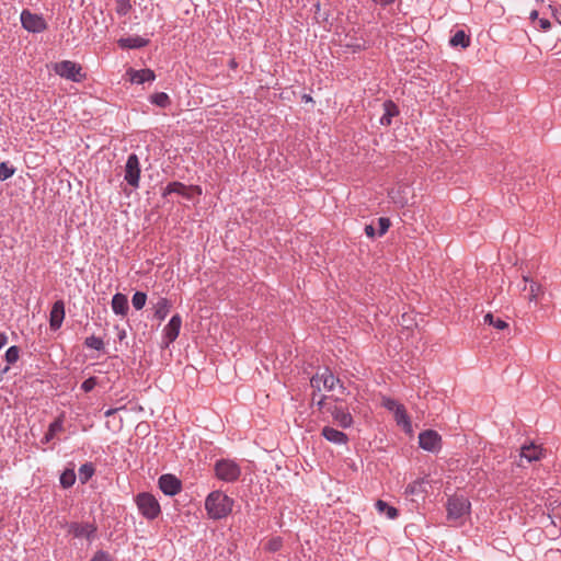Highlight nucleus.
<instances>
[{"instance_id": "obj_1", "label": "nucleus", "mask_w": 561, "mask_h": 561, "mask_svg": "<svg viewBox=\"0 0 561 561\" xmlns=\"http://www.w3.org/2000/svg\"><path fill=\"white\" fill-rule=\"evenodd\" d=\"M234 500L220 490L210 492L205 499V510L210 519L219 520L231 514Z\"/></svg>"}, {"instance_id": "obj_2", "label": "nucleus", "mask_w": 561, "mask_h": 561, "mask_svg": "<svg viewBox=\"0 0 561 561\" xmlns=\"http://www.w3.org/2000/svg\"><path fill=\"white\" fill-rule=\"evenodd\" d=\"M321 383L327 391H332L335 386H339L342 393L346 390V387L341 379L336 377L328 366H325L319 369L310 378V386L313 389L311 400H314V396L321 391Z\"/></svg>"}, {"instance_id": "obj_3", "label": "nucleus", "mask_w": 561, "mask_h": 561, "mask_svg": "<svg viewBox=\"0 0 561 561\" xmlns=\"http://www.w3.org/2000/svg\"><path fill=\"white\" fill-rule=\"evenodd\" d=\"M135 502L139 513L148 520H153L161 514V506L158 500L149 492L138 493Z\"/></svg>"}, {"instance_id": "obj_4", "label": "nucleus", "mask_w": 561, "mask_h": 561, "mask_svg": "<svg viewBox=\"0 0 561 561\" xmlns=\"http://www.w3.org/2000/svg\"><path fill=\"white\" fill-rule=\"evenodd\" d=\"M215 477L218 480L232 483L239 480L241 467L232 459L221 458L214 465Z\"/></svg>"}, {"instance_id": "obj_5", "label": "nucleus", "mask_w": 561, "mask_h": 561, "mask_svg": "<svg viewBox=\"0 0 561 561\" xmlns=\"http://www.w3.org/2000/svg\"><path fill=\"white\" fill-rule=\"evenodd\" d=\"M53 70L56 75L73 82H81L87 75L82 72V67L71 60H62L54 64Z\"/></svg>"}, {"instance_id": "obj_6", "label": "nucleus", "mask_w": 561, "mask_h": 561, "mask_svg": "<svg viewBox=\"0 0 561 561\" xmlns=\"http://www.w3.org/2000/svg\"><path fill=\"white\" fill-rule=\"evenodd\" d=\"M471 504L463 495H453L448 497L446 504L447 519L458 520L470 513Z\"/></svg>"}, {"instance_id": "obj_7", "label": "nucleus", "mask_w": 561, "mask_h": 561, "mask_svg": "<svg viewBox=\"0 0 561 561\" xmlns=\"http://www.w3.org/2000/svg\"><path fill=\"white\" fill-rule=\"evenodd\" d=\"M325 413H329L332 416L334 423L343 428H348L354 423L348 408L343 405V402H331Z\"/></svg>"}, {"instance_id": "obj_8", "label": "nucleus", "mask_w": 561, "mask_h": 561, "mask_svg": "<svg viewBox=\"0 0 561 561\" xmlns=\"http://www.w3.org/2000/svg\"><path fill=\"white\" fill-rule=\"evenodd\" d=\"M20 20L23 28L27 32L42 33L47 30V23L43 15L33 13L28 9L21 12Z\"/></svg>"}, {"instance_id": "obj_9", "label": "nucleus", "mask_w": 561, "mask_h": 561, "mask_svg": "<svg viewBox=\"0 0 561 561\" xmlns=\"http://www.w3.org/2000/svg\"><path fill=\"white\" fill-rule=\"evenodd\" d=\"M140 163L136 153H130L125 164L124 179L131 187L137 188L140 180Z\"/></svg>"}, {"instance_id": "obj_10", "label": "nucleus", "mask_w": 561, "mask_h": 561, "mask_svg": "<svg viewBox=\"0 0 561 561\" xmlns=\"http://www.w3.org/2000/svg\"><path fill=\"white\" fill-rule=\"evenodd\" d=\"M419 445L430 453H438L442 448V436L434 430H425L419 434Z\"/></svg>"}, {"instance_id": "obj_11", "label": "nucleus", "mask_w": 561, "mask_h": 561, "mask_svg": "<svg viewBox=\"0 0 561 561\" xmlns=\"http://www.w3.org/2000/svg\"><path fill=\"white\" fill-rule=\"evenodd\" d=\"M158 486L168 496H174L183 489L182 481L172 473L161 474L158 479Z\"/></svg>"}, {"instance_id": "obj_12", "label": "nucleus", "mask_w": 561, "mask_h": 561, "mask_svg": "<svg viewBox=\"0 0 561 561\" xmlns=\"http://www.w3.org/2000/svg\"><path fill=\"white\" fill-rule=\"evenodd\" d=\"M98 527L94 523H70L68 526V534L75 538H85L92 541L96 536Z\"/></svg>"}, {"instance_id": "obj_13", "label": "nucleus", "mask_w": 561, "mask_h": 561, "mask_svg": "<svg viewBox=\"0 0 561 561\" xmlns=\"http://www.w3.org/2000/svg\"><path fill=\"white\" fill-rule=\"evenodd\" d=\"M181 327V316L179 313L172 316L169 323L163 329V347H169V345L178 339Z\"/></svg>"}, {"instance_id": "obj_14", "label": "nucleus", "mask_w": 561, "mask_h": 561, "mask_svg": "<svg viewBox=\"0 0 561 561\" xmlns=\"http://www.w3.org/2000/svg\"><path fill=\"white\" fill-rule=\"evenodd\" d=\"M190 191H195L197 194H202V188L198 185H191L188 187L182 182L173 181V182H170L163 188L162 197H167L169 194L176 193L186 199H191L192 195L190 194Z\"/></svg>"}, {"instance_id": "obj_15", "label": "nucleus", "mask_w": 561, "mask_h": 561, "mask_svg": "<svg viewBox=\"0 0 561 561\" xmlns=\"http://www.w3.org/2000/svg\"><path fill=\"white\" fill-rule=\"evenodd\" d=\"M65 319V302L57 300L53 304L49 312V327L51 330H58Z\"/></svg>"}, {"instance_id": "obj_16", "label": "nucleus", "mask_w": 561, "mask_h": 561, "mask_svg": "<svg viewBox=\"0 0 561 561\" xmlns=\"http://www.w3.org/2000/svg\"><path fill=\"white\" fill-rule=\"evenodd\" d=\"M65 412H61L49 425L47 432L41 439V443L46 445L50 443L59 433L64 432Z\"/></svg>"}, {"instance_id": "obj_17", "label": "nucleus", "mask_w": 561, "mask_h": 561, "mask_svg": "<svg viewBox=\"0 0 561 561\" xmlns=\"http://www.w3.org/2000/svg\"><path fill=\"white\" fill-rule=\"evenodd\" d=\"M321 435L330 443L336 445H346L348 442V436L344 432L331 426H324L321 431Z\"/></svg>"}, {"instance_id": "obj_18", "label": "nucleus", "mask_w": 561, "mask_h": 561, "mask_svg": "<svg viewBox=\"0 0 561 561\" xmlns=\"http://www.w3.org/2000/svg\"><path fill=\"white\" fill-rule=\"evenodd\" d=\"M383 114L379 119L380 125L390 126L392 118L400 114L398 105L392 100H386L382 103Z\"/></svg>"}, {"instance_id": "obj_19", "label": "nucleus", "mask_w": 561, "mask_h": 561, "mask_svg": "<svg viewBox=\"0 0 561 561\" xmlns=\"http://www.w3.org/2000/svg\"><path fill=\"white\" fill-rule=\"evenodd\" d=\"M150 41L148 38H144L141 36H129V37H122L117 41V45L122 49H139L142 47L148 46Z\"/></svg>"}, {"instance_id": "obj_20", "label": "nucleus", "mask_w": 561, "mask_h": 561, "mask_svg": "<svg viewBox=\"0 0 561 561\" xmlns=\"http://www.w3.org/2000/svg\"><path fill=\"white\" fill-rule=\"evenodd\" d=\"M112 309L117 316L125 317L128 313L129 306L127 296L122 293H116L112 298Z\"/></svg>"}, {"instance_id": "obj_21", "label": "nucleus", "mask_w": 561, "mask_h": 561, "mask_svg": "<svg viewBox=\"0 0 561 561\" xmlns=\"http://www.w3.org/2000/svg\"><path fill=\"white\" fill-rule=\"evenodd\" d=\"M156 79V73L153 70L149 68L133 70L130 69V81L133 83L142 84L145 82H150Z\"/></svg>"}, {"instance_id": "obj_22", "label": "nucleus", "mask_w": 561, "mask_h": 561, "mask_svg": "<svg viewBox=\"0 0 561 561\" xmlns=\"http://www.w3.org/2000/svg\"><path fill=\"white\" fill-rule=\"evenodd\" d=\"M171 308H172V302L165 297H160L158 299V301L156 302V305L153 306L154 318L158 319L159 321H163L167 318V316L169 314Z\"/></svg>"}, {"instance_id": "obj_23", "label": "nucleus", "mask_w": 561, "mask_h": 561, "mask_svg": "<svg viewBox=\"0 0 561 561\" xmlns=\"http://www.w3.org/2000/svg\"><path fill=\"white\" fill-rule=\"evenodd\" d=\"M524 290L527 291V298L529 301L537 300L539 295L543 293L541 285L533 279H529L527 276H524Z\"/></svg>"}, {"instance_id": "obj_24", "label": "nucleus", "mask_w": 561, "mask_h": 561, "mask_svg": "<svg viewBox=\"0 0 561 561\" xmlns=\"http://www.w3.org/2000/svg\"><path fill=\"white\" fill-rule=\"evenodd\" d=\"M470 43V36L463 30L456 31L449 39L451 47H461L462 49L469 47Z\"/></svg>"}, {"instance_id": "obj_25", "label": "nucleus", "mask_w": 561, "mask_h": 561, "mask_svg": "<svg viewBox=\"0 0 561 561\" xmlns=\"http://www.w3.org/2000/svg\"><path fill=\"white\" fill-rule=\"evenodd\" d=\"M542 449L534 444L523 446L520 450V458H525L527 462L539 460Z\"/></svg>"}, {"instance_id": "obj_26", "label": "nucleus", "mask_w": 561, "mask_h": 561, "mask_svg": "<svg viewBox=\"0 0 561 561\" xmlns=\"http://www.w3.org/2000/svg\"><path fill=\"white\" fill-rule=\"evenodd\" d=\"M427 482L424 479H416L409 483L405 488V494L408 495H421L426 492Z\"/></svg>"}, {"instance_id": "obj_27", "label": "nucleus", "mask_w": 561, "mask_h": 561, "mask_svg": "<svg viewBox=\"0 0 561 561\" xmlns=\"http://www.w3.org/2000/svg\"><path fill=\"white\" fill-rule=\"evenodd\" d=\"M394 413V420L398 425L402 426L404 430H411V421L407 413L405 407L402 404L397 408Z\"/></svg>"}, {"instance_id": "obj_28", "label": "nucleus", "mask_w": 561, "mask_h": 561, "mask_svg": "<svg viewBox=\"0 0 561 561\" xmlns=\"http://www.w3.org/2000/svg\"><path fill=\"white\" fill-rule=\"evenodd\" d=\"M78 473L80 482L85 484L94 476L95 466L92 462H85L80 466Z\"/></svg>"}, {"instance_id": "obj_29", "label": "nucleus", "mask_w": 561, "mask_h": 561, "mask_svg": "<svg viewBox=\"0 0 561 561\" xmlns=\"http://www.w3.org/2000/svg\"><path fill=\"white\" fill-rule=\"evenodd\" d=\"M331 402H344V401L341 398H337L334 396H325V394L321 396V398L318 401H316V399L312 400V404H316L318 410L322 413L327 412L328 407H329V404H331Z\"/></svg>"}, {"instance_id": "obj_30", "label": "nucleus", "mask_w": 561, "mask_h": 561, "mask_svg": "<svg viewBox=\"0 0 561 561\" xmlns=\"http://www.w3.org/2000/svg\"><path fill=\"white\" fill-rule=\"evenodd\" d=\"M376 508L380 514H386L390 519H394L399 515V511L394 506L389 505L382 500L376 502Z\"/></svg>"}, {"instance_id": "obj_31", "label": "nucleus", "mask_w": 561, "mask_h": 561, "mask_svg": "<svg viewBox=\"0 0 561 561\" xmlns=\"http://www.w3.org/2000/svg\"><path fill=\"white\" fill-rule=\"evenodd\" d=\"M150 102L161 108H167L171 105V99L165 92H157L150 95Z\"/></svg>"}, {"instance_id": "obj_32", "label": "nucleus", "mask_w": 561, "mask_h": 561, "mask_svg": "<svg viewBox=\"0 0 561 561\" xmlns=\"http://www.w3.org/2000/svg\"><path fill=\"white\" fill-rule=\"evenodd\" d=\"M546 505L548 510V517L550 518L551 524L556 526L554 519H561V503H559L557 500H549V502Z\"/></svg>"}, {"instance_id": "obj_33", "label": "nucleus", "mask_w": 561, "mask_h": 561, "mask_svg": "<svg viewBox=\"0 0 561 561\" xmlns=\"http://www.w3.org/2000/svg\"><path fill=\"white\" fill-rule=\"evenodd\" d=\"M313 9H314L313 20L316 21V23L323 24V25L327 24L329 22L330 12L322 11L321 3L319 0L313 4Z\"/></svg>"}, {"instance_id": "obj_34", "label": "nucleus", "mask_w": 561, "mask_h": 561, "mask_svg": "<svg viewBox=\"0 0 561 561\" xmlns=\"http://www.w3.org/2000/svg\"><path fill=\"white\" fill-rule=\"evenodd\" d=\"M60 485L64 488V489H69L71 488L75 482H76V473L72 469H66L61 474H60Z\"/></svg>"}, {"instance_id": "obj_35", "label": "nucleus", "mask_w": 561, "mask_h": 561, "mask_svg": "<svg viewBox=\"0 0 561 561\" xmlns=\"http://www.w3.org/2000/svg\"><path fill=\"white\" fill-rule=\"evenodd\" d=\"M484 323L494 327L497 330H504L508 328V323L500 318H495L491 312L484 316Z\"/></svg>"}, {"instance_id": "obj_36", "label": "nucleus", "mask_w": 561, "mask_h": 561, "mask_svg": "<svg viewBox=\"0 0 561 561\" xmlns=\"http://www.w3.org/2000/svg\"><path fill=\"white\" fill-rule=\"evenodd\" d=\"M83 345L88 348H92L95 351H104V342L101 337H98L95 335H91L85 337Z\"/></svg>"}, {"instance_id": "obj_37", "label": "nucleus", "mask_w": 561, "mask_h": 561, "mask_svg": "<svg viewBox=\"0 0 561 561\" xmlns=\"http://www.w3.org/2000/svg\"><path fill=\"white\" fill-rule=\"evenodd\" d=\"M133 9L130 0H115V11L119 16L127 15Z\"/></svg>"}, {"instance_id": "obj_38", "label": "nucleus", "mask_w": 561, "mask_h": 561, "mask_svg": "<svg viewBox=\"0 0 561 561\" xmlns=\"http://www.w3.org/2000/svg\"><path fill=\"white\" fill-rule=\"evenodd\" d=\"M147 301V294L144 291H136L133 295L131 304L136 310H141Z\"/></svg>"}, {"instance_id": "obj_39", "label": "nucleus", "mask_w": 561, "mask_h": 561, "mask_svg": "<svg viewBox=\"0 0 561 561\" xmlns=\"http://www.w3.org/2000/svg\"><path fill=\"white\" fill-rule=\"evenodd\" d=\"M20 357V347L16 345L10 346L4 355V358L8 364L12 365L19 360Z\"/></svg>"}, {"instance_id": "obj_40", "label": "nucleus", "mask_w": 561, "mask_h": 561, "mask_svg": "<svg viewBox=\"0 0 561 561\" xmlns=\"http://www.w3.org/2000/svg\"><path fill=\"white\" fill-rule=\"evenodd\" d=\"M15 173V168L13 165H9L8 162L0 163V181H5L13 176Z\"/></svg>"}, {"instance_id": "obj_41", "label": "nucleus", "mask_w": 561, "mask_h": 561, "mask_svg": "<svg viewBox=\"0 0 561 561\" xmlns=\"http://www.w3.org/2000/svg\"><path fill=\"white\" fill-rule=\"evenodd\" d=\"M90 561H114V558L108 551L98 550L94 552Z\"/></svg>"}, {"instance_id": "obj_42", "label": "nucleus", "mask_w": 561, "mask_h": 561, "mask_svg": "<svg viewBox=\"0 0 561 561\" xmlns=\"http://www.w3.org/2000/svg\"><path fill=\"white\" fill-rule=\"evenodd\" d=\"M283 547V540L280 537H275L268 540L266 543V550L270 552H276Z\"/></svg>"}, {"instance_id": "obj_43", "label": "nucleus", "mask_w": 561, "mask_h": 561, "mask_svg": "<svg viewBox=\"0 0 561 561\" xmlns=\"http://www.w3.org/2000/svg\"><path fill=\"white\" fill-rule=\"evenodd\" d=\"M390 219L387 218V217H380L378 219V226H379V229H378V236L381 237L383 236L388 229L390 228Z\"/></svg>"}, {"instance_id": "obj_44", "label": "nucleus", "mask_w": 561, "mask_h": 561, "mask_svg": "<svg viewBox=\"0 0 561 561\" xmlns=\"http://www.w3.org/2000/svg\"><path fill=\"white\" fill-rule=\"evenodd\" d=\"M98 385V379L96 377H89L88 379H85L82 383H81V389L88 393L90 391H92L95 386Z\"/></svg>"}, {"instance_id": "obj_45", "label": "nucleus", "mask_w": 561, "mask_h": 561, "mask_svg": "<svg viewBox=\"0 0 561 561\" xmlns=\"http://www.w3.org/2000/svg\"><path fill=\"white\" fill-rule=\"evenodd\" d=\"M383 407L389 411H396L398 407L402 405L401 403H398L394 399L386 398L383 399Z\"/></svg>"}, {"instance_id": "obj_46", "label": "nucleus", "mask_w": 561, "mask_h": 561, "mask_svg": "<svg viewBox=\"0 0 561 561\" xmlns=\"http://www.w3.org/2000/svg\"><path fill=\"white\" fill-rule=\"evenodd\" d=\"M346 46H347L348 48H352V50H353V51H359V50H364V49H366V43H365V41H363V42H358V41H356V42H354V43L346 44Z\"/></svg>"}, {"instance_id": "obj_47", "label": "nucleus", "mask_w": 561, "mask_h": 561, "mask_svg": "<svg viewBox=\"0 0 561 561\" xmlns=\"http://www.w3.org/2000/svg\"><path fill=\"white\" fill-rule=\"evenodd\" d=\"M538 23H539V27L542 30V31H548L551 26V23L548 19H538Z\"/></svg>"}, {"instance_id": "obj_48", "label": "nucleus", "mask_w": 561, "mask_h": 561, "mask_svg": "<svg viewBox=\"0 0 561 561\" xmlns=\"http://www.w3.org/2000/svg\"><path fill=\"white\" fill-rule=\"evenodd\" d=\"M365 233L368 238H375L376 237V229L374 228L373 225H366L365 226Z\"/></svg>"}, {"instance_id": "obj_49", "label": "nucleus", "mask_w": 561, "mask_h": 561, "mask_svg": "<svg viewBox=\"0 0 561 561\" xmlns=\"http://www.w3.org/2000/svg\"><path fill=\"white\" fill-rule=\"evenodd\" d=\"M125 409H126V407H125V405L117 407V408H111V409H108V410H106V411L104 412V415H105L106 417H110V416L114 415L115 413H117L118 411H121V410H125Z\"/></svg>"}, {"instance_id": "obj_50", "label": "nucleus", "mask_w": 561, "mask_h": 561, "mask_svg": "<svg viewBox=\"0 0 561 561\" xmlns=\"http://www.w3.org/2000/svg\"><path fill=\"white\" fill-rule=\"evenodd\" d=\"M8 336L4 332H0V350L7 344Z\"/></svg>"}, {"instance_id": "obj_51", "label": "nucleus", "mask_w": 561, "mask_h": 561, "mask_svg": "<svg viewBox=\"0 0 561 561\" xmlns=\"http://www.w3.org/2000/svg\"><path fill=\"white\" fill-rule=\"evenodd\" d=\"M228 67L232 70H236L238 68V62L234 58H231L228 62Z\"/></svg>"}, {"instance_id": "obj_52", "label": "nucleus", "mask_w": 561, "mask_h": 561, "mask_svg": "<svg viewBox=\"0 0 561 561\" xmlns=\"http://www.w3.org/2000/svg\"><path fill=\"white\" fill-rule=\"evenodd\" d=\"M301 100H302L304 102H306V103H312V102H313V99H312V96H311L310 94H304V95L301 96Z\"/></svg>"}, {"instance_id": "obj_53", "label": "nucleus", "mask_w": 561, "mask_h": 561, "mask_svg": "<svg viewBox=\"0 0 561 561\" xmlns=\"http://www.w3.org/2000/svg\"><path fill=\"white\" fill-rule=\"evenodd\" d=\"M538 15H539V14H538V11H537V10H533V11L530 12V14H529V19H530V20H533V21L538 20V19H539V16H538Z\"/></svg>"}, {"instance_id": "obj_54", "label": "nucleus", "mask_w": 561, "mask_h": 561, "mask_svg": "<svg viewBox=\"0 0 561 561\" xmlns=\"http://www.w3.org/2000/svg\"><path fill=\"white\" fill-rule=\"evenodd\" d=\"M125 334H126L125 331H122V333L118 334V339L123 340L125 337Z\"/></svg>"}]
</instances>
